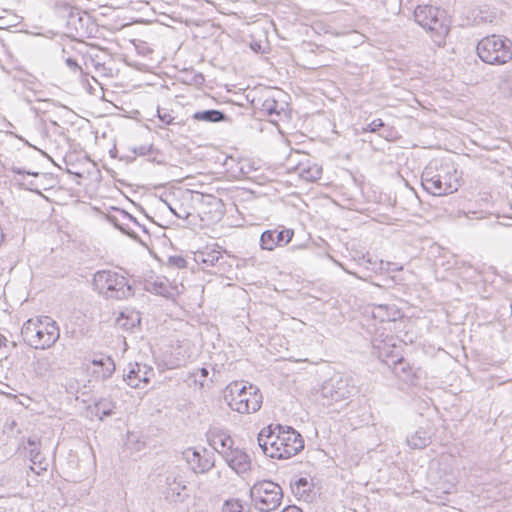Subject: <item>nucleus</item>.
I'll return each mask as SVG.
<instances>
[{"label":"nucleus","mask_w":512,"mask_h":512,"mask_svg":"<svg viewBox=\"0 0 512 512\" xmlns=\"http://www.w3.org/2000/svg\"><path fill=\"white\" fill-rule=\"evenodd\" d=\"M158 118L164 125H169L173 123L174 117L168 111H162L158 109Z\"/></svg>","instance_id":"nucleus-31"},{"label":"nucleus","mask_w":512,"mask_h":512,"mask_svg":"<svg viewBox=\"0 0 512 512\" xmlns=\"http://www.w3.org/2000/svg\"><path fill=\"white\" fill-rule=\"evenodd\" d=\"M400 370L402 372H405L406 371V363L403 361L402 358H399L396 362H395V367H394V373L397 375V376H400Z\"/></svg>","instance_id":"nucleus-37"},{"label":"nucleus","mask_w":512,"mask_h":512,"mask_svg":"<svg viewBox=\"0 0 512 512\" xmlns=\"http://www.w3.org/2000/svg\"><path fill=\"white\" fill-rule=\"evenodd\" d=\"M414 19L418 25L425 29L438 46L445 43L449 33L444 11L430 5H419L414 10Z\"/></svg>","instance_id":"nucleus-4"},{"label":"nucleus","mask_w":512,"mask_h":512,"mask_svg":"<svg viewBox=\"0 0 512 512\" xmlns=\"http://www.w3.org/2000/svg\"><path fill=\"white\" fill-rule=\"evenodd\" d=\"M29 445L30 446H34L33 448H30V450H33V455H35L36 453H39L36 449V446H35V443L33 441H29Z\"/></svg>","instance_id":"nucleus-44"},{"label":"nucleus","mask_w":512,"mask_h":512,"mask_svg":"<svg viewBox=\"0 0 512 512\" xmlns=\"http://www.w3.org/2000/svg\"><path fill=\"white\" fill-rule=\"evenodd\" d=\"M170 262H172L178 268H184L186 266V260L182 257H171Z\"/></svg>","instance_id":"nucleus-39"},{"label":"nucleus","mask_w":512,"mask_h":512,"mask_svg":"<svg viewBox=\"0 0 512 512\" xmlns=\"http://www.w3.org/2000/svg\"><path fill=\"white\" fill-rule=\"evenodd\" d=\"M30 456H31V461L33 464H39L40 466L42 465V460H41V457H40V453H36L35 455H33V450H30Z\"/></svg>","instance_id":"nucleus-40"},{"label":"nucleus","mask_w":512,"mask_h":512,"mask_svg":"<svg viewBox=\"0 0 512 512\" xmlns=\"http://www.w3.org/2000/svg\"><path fill=\"white\" fill-rule=\"evenodd\" d=\"M40 323V318L29 319L27 320L21 329V334L23 340L29 345L32 346V342H35V335L38 333L36 330Z\"/></svg>","instance_id":"nucleus-26"},{"label":"nucleus","mask_w":512,"mask_h":512,"mask_svg":"<svg viewBox=\"0 0 512 512\" xmlns=\"http://www.w3.org/2000/svg\"><path fill=\"white\" fill-rule=\"evenodd\" d=\"M371 315L374 319H378L381 322L396 321L402 316L401 311L394 304L372 305Z\"/></svg>","instance_id":"nucleus-19"},{"label":"nucleus","mask_w":512,"mask_h":512,"mask_svg":"<svg viewBox=\"0 0 512 512\" xmlns=\"http://www.w3.org/2000/svg\"><path fill=\"white\" fill-rule=\"evenodd\" d=\"M430 443L429 433L420 428L407 438V444L413 449H423Z\"/></svg>","instance_id":"nucleus-25"},{"label":"nucleus","mask_w":512,"mask_h":512,"mask_svg":"<svg viewBox=\"0 0 512 512\" xmlns=\"http://www.w3.org/2000/svg\"><path fill=\"white\" fill-rule=\"evenodd\" d=\"M192 119H194L196 121L217 123V122L224 121L226 119V115L220 110L210 109V110L195 112L192 115Z\"/></svg>","instance_id":"nucleus-24"},{"label":"nucleus","mask_w":512,"mask_h":512,"mask_svg":"<svg viewBox=\"0 0 512 512\" xmlns=\"http://www.w3.org/2000/svg\"><path fill=\"white\" fill-rule=\"evenodd\" d=\"M145 289L148 292L167 298L172 297L175 290V288L171 286L170 282L165 277H157L156 279L146 281Z\"/></svg>","instance_id":"nucleus-20"},{"label":"nucleus","mask_w":512,"mask_h":512,"mask_svg":"<svg viewBox=\"0 0 512 512\" xmlns=\"http://www.w3.org/2000/svg\"><path fill=\"white\" fill-rule=\"evenodd\" d=\"M151 151V145H140L138 147L133 148V152L135 154L145 156L149 154Z\"/></svg>","instance_id":"nucleus-36"},{"label":"nucleus","mask_w":512,"mask_h":512,"mask_svg":"<svg viewBox=\"0 0 512 512\" xmlns=\"http://www.w3.org/2000/svg\"><path fill=\"white\" fill-rule=\"evenodd\" d=\"M250 497L256 509L261 512H271L281 505L283 492L277 483L263 480L256 482L250 488Z\"/></svg>","instance_id":"nucleus-7"},{"label":"nucleus","mask_w":512,"mask_h":512,"mask_svg":"<svg viewBox=\"0 0 512 512\" xmlns=\"http://www.w3.org/2000/svg\"><path fill=\"white\" fill-rule=\"evenodd\" d=\"M94 289L106 298L123 299L131 294L127 279L112 270H101L94 274Z\"/></svg>","instance_id":"nucleus-6"},{"label":"nucleus","mask_w":512,"mask_h":512,"mask_svg":"<svg viewBox=\"0 0 512 512\" xmlns=\"http://www.w3.org/2000/svg\"><path fill=\"white\" fill-rule=\"evenodd\" d=\"M227 465L239 476L245 478L251 470V460L246 452L233 448L223 456Z\"/></svg>","instance_id":"nucleus-12"},{"label":"nucleus","mask_w":512,"mask_h":512,"mask_svg":"<svg viewBox=\"0 0 512 512\" xmlns=\"http://www.w3.org/2000/svg\"><path fill=\"white\" fill-rule=\"evenodd\" d=\"M154 369L146 364H130V370L123 380L132 388H142L141 383L147 385L154 377Z\"/></svg>","instance_id":"nucleus-11"},{"label":"nucleus","mask_w":512,"mask_h":512,"mask_svg":"<svg viewBox=\"0 0 512 512\" xmlns=\"http://www.w3.org/2000/svg\"><path fill=\"white\" fill-rule=\"evenodd\" d=\"M208 441L213 449L222 455V457L226 452L233 449V439L226 432L220 430L210 431L208 434Z\"/></svg>","instance_id":"nucleus-18"},{"label":"nucleus","mask_w":512,"mask_h":512,"mask_svg":"<svg viewBox=\"0 0 512 512\" xmlns=\"http://www.w3.org/2000/svg\"><path fill=\"white\" fill-rule=\"evenodd\" d=\"M280 94V90L267 91L253 102L255 105H258L260 110L263 113H266L268 116H280L282 113H285V103L280 102L277 99V96Z\"/></svg>","instance_id":"nucleus-13"},{"label":"nucleus","mask_w":512,"mask_h":512,"mask_svg":"<svg viewBox=\"0 0 512 512\" xmlns=\"http://www.w3.org/2000/svg\"><path fill=\"white\" fill-rule=\"evenodd\" d=\"M165 498L169 501L179 502L183 501L188 494L187 490V481L185 479L184 473L179 470L169 471L165 478Z\"/></svg>","instance_id":"nucleus-10"},{"label":"nucleus","mask_w":512,"mask_h":512,"mask_svg":"<svg viewBox=\"0 0 512 512\" xmlns=\"http://www.w3.org/2000/svg\"><path fill=\"white\" fill-rule=\"evenodd\" d=\"M423 188L434 196L451 194L458 190L459 183L456 170L449 165H441L431 162L425 167L421 175Z\"/></svg>","instance_id":"nucleus-3"},{"label":"nucleus","mask_w":512,"mask_h":512,"mask_svg":"<svg viewBox=\"0 0 512 512\" xmlns=\"http://www.w3.org/2000/svg\"><path fill=\"white\" fill-rule=\"evenodd\" d=\"M141 322L140 313L134 310L122 311L116 318V326L125 331H130Z\"/></svg>","instance_id":"nucleus-22"},{"label":"nucleus","mask_w":512,"mask_h":512,"mask_svg":"<svg viewBox=\"0 0 512 512\" xmlns=\"http://www.w3.org/2000/svg\"><path fill=\"white\" fill-rule=\"evenodd\" d=\"M97 370H100V371H102V370H103V367H99V368H98Z\"/></svg>","instance_id":"nucleus-46"},{"label":"nucleus","mask_w":512,"mask_h":512,"mask_svg":"<svg viewBox=\"0 0 512 512\" xmlns=\"http://www.w3.org/2000/svg\"><path fill=\"white\" fill-rule=\"evenodd\" d=\"M291 491L298 500L311 502L314 498L313 483L306 477H295L290 482Z\"/></svg>","instance_id":"nucleus-15"},{"label":"nucleus","mask_w":512,"mask_h":512,"mask_svg":"<svg viewBox=\"0 0 512 512\" xmlns=\"http://www.w3.org/2000/svg\"><path fill=\"white\" fill-rule=\"evenodd\" d=\"M498 88L504 97L512 99V71L501 76Z\"/></svg>","instance_id":"nucleus-28"},{"label":"nucleus","mask_w":512,"mask_h":512,"mask_svg":"<svg viewBox=\"0 0 512 512\" xmlns=\"http://www.w3.org/2000/svg\"><path fill=\"white\" fill-rule=\"evenodd\" d=\"M208 370L207 368H200L197 370L196 373H194V377H195V380L196 381H199L200 384L203 386V381L206 379V377L208 376Z\"/></svg>","instance_id":"nucleus-34"},{"label":"nucleus","mask_w":512,"mask_h":512,"mask_svg":"<svg viewBox=\"0 0 512 512\" xmlns=\"http://www.w3.org/2000/svg\"><path fill=\"white\" fill-rule=\"evenodd\" d=\"M383 126L384 122L381 119H375L367 125V128H365L364 131L376 132Z\"/></svg>","instance_id":"nucleus-33"},{"label":"nucleus","mask_w":512,"mask_h":512,"mask_svg":"<svg viewBox=\"0 0 512 512\" xmlns=\"http://www.w3.org/2000/svg\"><path fill=\"white\" fill-rule=\"evenodd\" d=\"M169 209L178 218L187 219L190 216V213L183 208L177 210L176 208L169 206Z\"/></svg>","instance_id":"nucleus-35"},{"label":"nucleus","mask_w":512,"mask_h":512,"mask_svg":"<svg viewBox=\"0 0 512 512\" xmlns=\"http://www.w3.org/2000/svg\"><path fill=\"white\" fill-rule=\"evenodd\" d=\"M322 175V168L316 164L303 168L300 172V176L306 181H316L320 179Z\"/></svg>","instance_id":"nucleus-30"},{"label":"nucleus","mask_w":512,"mask_h":512,"mask_svg":"<svg viewBox=\"0 0 512 512\" xmlns=\"http://www.w3.org/2000/svg\"><path fill=\"white\" fill-rule=\"evenodd\" d=\"M262 452L276 459H288L304 448L302 436L292 427L270 425L263 428L257 437Z\"/></svg>","instance_id":"nucleus-1"},{"label":"nucleus","mask_w":512,"mask_h":512,"mask_svg":"<svg viewBox=\"0 0 512 512\" xmlns=\"http://www.w3.org/2000/svg\"><path fill=\"white\" fill-rule=\"evenodd\" d=\"M477 54L485 63L505 64L512 59V42L500 35L484 37L478 42Z\"/></svg>","instance_id":"nucleus-5"},{"label":"nucleus","mask_w":512,"mask_h":512,"mask_svg":"<svg viewBox=\"0 0 512 512\" xmlns=\"http://www.w3.org/2000/svg\"><path fill=\"white\" fill-rule=\"evenodd\" d=\"M224 399L233 411L240 414L257 412L263 401L262 394L257 386L238 381L227 385L224 391Z\"/></svg>","instance_id":"nucleus-2"},{"label":"nucleus","mask_w":512,"mask_h":512,"mask_svg":"<svg viewBox=\"0 0 512 512\" xmlns=\"http://www.w3.org/2000/svg\"><path fill=\"white\" fill-rule=\"evenodd\" d=\"M294 235L293 230L283 229L266 230L261 234L260 247L263 250L272 251L277 246H284L288 244Z\"/></svg>","instance_id":"nucleus-14"},{"label":"nucleus","mask_w":512,"mask_h":512,"mask_svg":"<svg viewBox=\"0 0 512 512\" xmlns=\"http://www.w3.org/2000/svg\"><path fill=\"white\" fill-rule=\"evenodd\" d=\"M26 174H27V175H32V176H34V177H43V178H45V177H46V174H44V173L40 174V173H38V172H27Z\"/></svg>","instance_id":"nucleus-42"},{"label":"nucleus","mask_w":512,"mask_h":512,"mask_svg":"<svg viewBox=\"0 0 512 512\" xmlns=\"http://www.w3.org/2000/svg\"><path fill=\"white\" fill-rule=\"evenodd\" d=\"M94 369H98L99 367H103V370H93L98 377L102 379H106L110 377L115 371V363L113 359L106 355H100L91 360Z\"/></svg>","instance_id":"nucleus-21"},{"label":"nucleus","mask_w":512,"mask_h":512,"mask_svg":"<svg viewBox=\"0 0 512 512\" xmlns=\"http://www.w3.org/2000/svg\"><path fill=\"white\" fill-rule=\"evenodd\" d=\"M6 338L2 335H0V347L4 346L6 343Z\"/></svg>","instance_id":"nucleus-45"},{"label":"nucleus","mask_w":512,"mask_h":512,"mask_svg":"<svg viewBox=\"0 0 512 512\" xmlns=\"http://www.w3.org/2000/svg\"><path fill=\"white\" fill-rule=\"evenodd\" d=\"M29 189L31 191H38V185L35 182H30L29 183Z\"/></svg>","instance_id":"nucleus-43"},{"label":"nucleus","mask_w":512,"mask_h":512,"mask_svg":"<svg viewBox=\"0 0 512 512\" xmlns=\"http://www.w3.org/2000/svg\"><path fill=\"white\" fill-rule=\"evenodd\" d=\"M351 392L348 381L342 377L332 378L321 387V396L327 400L325 404L328 405L346 400Z\"/></svg>","instance_id":"nucleus-9"},{"label":"nucleus","mask_w":512,"mask_h":512,"mask_svg":"<svg viewBox=\"0 0 512 512\" xmlns=\"http://www.w3.org/2000/svg\"><path fill=\"white\" fill-rule=\"evenodd\" d=\"M222 258L220 247L206 246L194 253V261L202 265V269L214 266Z\"/></svg>","instance_id":"nucleus-17"},{"label":"nucleus","mask_w":512,"mask_h":512,"mask_svg":"<svg viewBox=\"0 0 512 512\" xmlns=\"http://www.w3.org/2000/svg\"><path fill=\"white\" fill-rule=\"evenodd\" d=\"M115 404L109 399H101L95 403V413L102 419L112 414Z\"/></svg>","instance_id":"nucleus-29"},{"label":"nucleus","mask_w":512,"mask_h":512,"mask_svg":"<svg viewBox=\"0 0 512 512\" xmlns=\"http://www.w3.org/2000/svg\"><path fill=\"white\" fill-rule=\"evenodd\" d=\"M66 65L73 71V72H79L82 73L81 67L77 64V62L72 58L66 59Z\"/></svg>","instance_id":"nucleus-38"},{"label":"nucleus","mask_w":512,"mask_h":512,"mask_svg":"<svg viewBox=\"0 0 512 512\" xmlns=\"http://www.w3.org/2000/svg\"><path fill=\"white\" fill-rule=\"evenodd\" d=\"M221 512H250V507L245 505L242 500L232 498L223 503Z\"/></svg>","instance_id":"nucleus-27"},{"label":"nucleus","mask_w":512,"mask_h":512,"mask_svg":"<svg viewBox=\"0 0 512 512\" xmlns=\"http://www.w3.org/2000/svg\"><path fill=\"white\" fill-rule=\"evenodd\" d=\"M183 455L186 462L195 473H205L214 466L212 460L202 457L200 452L194 449H187Z\"/></svg>","instance_id":"nucleus-16"},{"label":"nucleus","mask_w":512,"mask_h":512,"mask_svg":"<svg viewBox=\"0 0 512 512\" xmlns=\"http://www.w3.org/2000/svg\"><path fill=\"white\" fill-rule=\"evenodd\" d=\"M197 195L200 196L201 201H205V203H207L208 205L220 206V204H221L220 199H218L217 197H214L212 195L204 196V195L199 194V193Z\"/></svg>","instance_id":"nucleus-32"},{"label":"nucleus","mask_w":512,"mask_h":512,"mask_svg":"<svg viewBox=\"0 0 512 512\" xmlns=\"http://www.w3.org/2000/svg\"><path fill=\"white\" fill-rule=\"evenodd\" d=\"M373 348L377 350L379 358H388L394 356V349L396 348L395 339L393 337L387 339L373 340Z\"/></svg>","instance_id":"nucleus-23"},{"label":"nucleus","mask_w":512,"mask_h":512,"mask_svg":"<svg viewBox=\"0 0 512 512\" xmlns=\"http://www.w3.org/2000/svg\"><path fill=\"white\" fill-rule=\"evenodd\" d=\"M35 342L32 346L35 349H48L53 346L60 337L59 327L53 319L48 316L40 318V323L36 330Z\"/></svg>","instance_id":"nucleus-8"},{"label":"nucleus","mask_w":512,"mask_h":512,"mask_svg":"<svg viewBox=\"0 0 512 512\" xmlns=\"http://www.w3.org/2000/svg\"><path fill=\"white\" fill-rule=\"evenodd\" d=\"M282 512H302L300 508L296 506H287L282 510Z\"/></svg>","instance_id":"nucleus-41"}]
</instances>
